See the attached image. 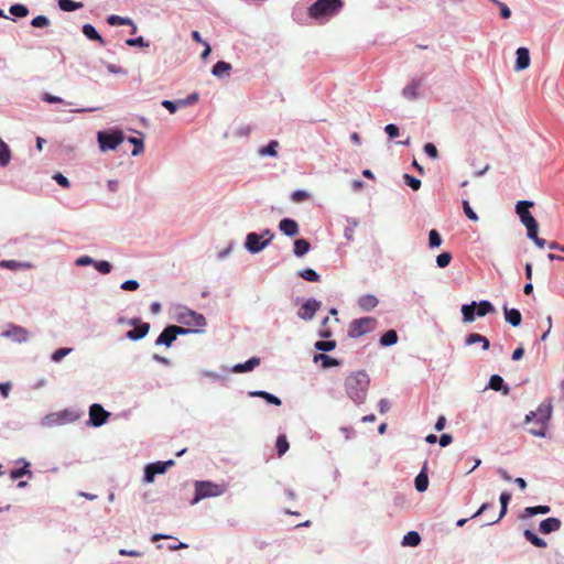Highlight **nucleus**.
Wrapping results in <instances>:
<instances>
[{
    "mask_svg": "<svg viewBox=\"0 0 564 564\" xmlns=\"http://www.w3.org/2000/svg\"><path fill=\"white\" fill-rule=\"evenodd\" d=\"M463 321L465 323H471L475 321L476 314V302H471L470 304H465L462 306Z\"/></svg>",
    "mask_w": 564,
    "mask_h": 564,
    "instance_id": "obj_19",
    "label": "nucleus"
},
{
    "mask_svg": "<svg viewBox=\"0 0 564 564\" xmlns=\"http://www.w3.org/2000/svg\"><path fill=\"white\" fill-rule=\"evenodd\" d=\"M358 304L362 310L370 311L377 306L378 300L373 295H365L359 299Z\"/></svg>",
    "mask_w": 564,
    "mask_h": 564,
    "instance_id": "obj_29",
    "label": "nucleus"
},
{
    "mask_svg": "<svg viewBox=\"0 0 564 564\" xmlns=\"http://www.w3.org/2000/svg\"><path fill=\"white\" fill-rule=\"evenodd\" d=\"M310 197H311L310 194L302 189H297V191L293 192V194H292V200L294 203H302L304 200H307Z\"/></svg>",
    "mask_w": 564,
    "mask_h": 564,
    "instance_id": "obj_52",
    "label": "nucleus"
},
{
    "mask_svg": "<svg viewBox=\"0 0 564 564\" xmlns=\"http://www.w3.org/2000/svg\"><path fill=\"white\" fill-rule=\"evenodd\" d=\"M498 7L502 19H509L511 17V11L506 3L501 2Z\"/></svg>",
    "mask_w": 564,
    "mask_h": 564,
    "instance_id": "obj_64",
    "label": "nucleus"
},
{
    "mask_svg": "<svg viewBox=\"0 0 564 564\" xmlns=\"http://www.w3.org/2000/svg\"><path fill=\"white\" fill-rule=\"evenodd\" d=\"M503 312L506 321L510 323L512 326L517 327L521 324L522 317L519 310L508 308L507 306H503Z\"/></svg>",
    "mask_w": 564,
    "mask_h": 564,
    "instance_id": "obj_18",
    "label": "nucleus"
},
{
    "mask_svg": "<svg viewBox=\"0 0 564 564\" xmlns=\"http://www.w3.org/2000/svg\"><path fill=\"white\" fill-rule=\"evenodd\" d=\"M72 351V348H59L52 355V360L59 362L65 356Z\"/></svg>",
    "mask_w": 564,
    "mask_h": 564,
    "instance_id": "obj_55",
    "label": "nucleus"
},
{
    "mask_svg": "<svg viewBox=\"0 0 564 564\" xmlns=\"http://www.w3.org/2000/svg\"><path fill=\"white\" fill-rule=\"evenodd\" d=\"M0 267L10 269V270H15L21 267V263H19L15 260H3V261H0Z\"/></svg>",
    "mask_w": 564,
    "mask_h": 564,
    "instance_id": "obj_62",
    "label": "nucleus"
},
{
    "mask_svg": "<svg viewBox=\"0 0 564 564\" xmlns=\"http://www.w3.org/2000/svg\"><path fill=\"white\" fill-rule=\"evenodd\" d=\"M231 69V65L227 62L219 61L213 67V75L217 77H221L224 75H228Z\"/></svg>",
    "mask_w": 564,
    "mask_h": 564,
    "instance_id": "obj_27",
    "label": "nucleus"
},
{
    "mask_svg": "<svg viewBox=\"0 0 564 564\" xmlns=\"http://www.w3.org/2000/svg\"><path fill=\"white\" fill-rule=\"evenodd\" d=\"M404 182L408 186H410L413 191H417L421 187V181L412 175L404 174Z\"/></svg>",
    "mask_w": 564,
    "mask_h": 564,
    "instance_id": "obj_49",
    "label": "nucleus"
},
{
    "mask_svg": "<svg viewBox=\"0 0 564 564\" xmlns=\"http://www.w3.org/2000/svg\"><path fill=\"white\" fill-rule=\"evenodd\" d=\"M489 388L495 390V391L502 390V393L505 395H507L509 393V391H510L508 387H505L503 379L499 375H494V376L490 377Z\"/></svg>",
    "mask_w": 564,
    "mask_h": 564,
    "instance_id": "obj_24",
    "label": "nucleus"
},
{
    "mask_svg": "<svg viewBox=\"0 0 564 564\" xmlns=\"http://www.w3.org/2000/svg\"><path fill=\"white\" fill-rule=\"evenodd\" d=\"M258 365H260V359L257 357H252L243 364H238L234 367L235 372H247L253 370Z\"/></svg>",
    "mask_w": 564,
    "mask_h": 564,
    "instance_id": "obj_23",
    "label": "nucleus"
},
{
    "mask_svg": "<svg viewBox=\"0 0 564 564\" xmlns=\"http://www.w3.org/2000/svg\"><path fill=\"white\" fill-rule=\"evenodd\" d=\"M28 466H29V464H26L25 467H23V468L12 470L10 474V477L13 480L21 478L22 476H24L28 473V469H26Z\"/></svg>",
    "mask_w": 564,
    "mask_h": 564,
    "instance_id": "obj_63",
    "label": "nucleus"
},
{
    "mask_svg": "<svg viewBox=\"0 0 564 564\" xmlns=\"http://www.w3.org/2000/svg\"><path fill=\"white\" fill-rule=\"evenodd\" d=\"M561 520L557 518H547L541 521L539 525V530L543 534H549L551 532H555L561 528Z\"/></svg>",
    "mask_w": 564,
    "mask_h": 564,
    "instance_id": "obj_17",
    "label": "nucleus"
},
{
    "mask_svg": "<svg viewBox=\"0 0 564 564\" xmlns=\"http://www.w3.org/2000/svg\"><path fill=\"white\" fill-rule=\"evenodd\" d=\"M397 341H398V334L393 329L388 330L380 338V345L384 346V347L392 346V345L397 344Z\"/></svg>",
    "mask_w": 564,
    "mask_h": 564,
    "instance_id": "obj_32",
    "label": "nucleus"
},
{
    "mask_svg": "<svg viewBox=\"0 0 564 564\" xmlns=\"http://www.w3.org/2000/svg\"><path fill=\"white\" fill-rule=\"evenodd\" d=\"M420 87L419 83H411L403 89L404 97L409 99H414L417 96V89Z\"/></svg>",
    "mask_w": 564,
    "mask_h": 564,
    "instance_id": "obj_44",
    "label": "nucleus"
},
{
    "mask_svg": "<svg viewBox=\"0 0 564 564\" xmlns=\"http://www.w3.org/2000/svg\"><path fill=\"white\" fill-rule=\"evenodd\" d=\"M110 416V413L106 411L100 404L94 403L89 408V423L94 426H101L105 424Z\"/></svg>",
    "mask_w": 564,
    "mask_h": 564,
    "instance_id": "obj_10",
    "label": "nucleus"
},
{
    "mask_svg": "<svg viewBox=\"0 0 564 564\" xmlns=\"http://www.w3.org/2000/svg\"><path fill=\"white\" fill-rule=\"evenodd\" d=\"M510 499H511V495L508 491L501 492V495H500V503H501L500 513L496 520L489 521L488 524H494V523L500 521L505 517V514L507 513V508H508V503H509Z\"/></svg>",
    "mask_w": 564,
    "mask_h": 564,
    "instance_id": "obj_26",
    "label": "nucleus"
},
{
    "mask_svg": "<svg viewBox=\"0 0 564 564\" xmlns=\"http://www.w3.org/2000/svg\"><path fill=\"white\" fill-rule=\"evenodd\" d=\"M424 152L431 158V159H437L438 158V151L436 147L433 143H426L424 145Z\"/></svg>",
    "mask_w": 564,
    "mask_h": 564,
    "instance_id": "obj_57",
    "label": "nucleus"
},
{
    "mask_svg": "<svg viewBox=\"0 0 564 564\" xmlns=\"http://www.w3.org/2000/svg\"><path fill=\"white\" fill-rule=\"evenodd\" d=\"M97 139L102 151L115 150L123 141V133L120 130L110 133L100 131Z\"/></svg>",
    "mask_w": 564,
    "mask_h": 564,
    "instance_id": "obj_4",
    "label": "nucleus"
},
{
    "mask_svg": "<svg viewBox=\"0 0 564 564\" xmlns=\"http://www.w3.org/2000/svg\"><path fill=\"white\" fill-rule=\"evenodd\" d=\"M336 347L335 340H318L315 343V348L321 351H330Z\"/></svg>",
    "mask_w": 564,
    "mask_h": 564,
    "instance_id": "obj_45",
    "label": "nucleus"
},
{
    "mask_svg": "<svg viewBox=\"0 0 564 564\" xmlns=\"http://www.w3.org/2000/svg\"><path fill=\"white\" fill-rule=\"evenodd\" d=\"M278 147H279V142L275 140H272L268 145L260 148L258 153L261 156H267V155L276 156V154H278L276 148Z\"/></svg>",
    "mask_w": 564,
    "mask_h": 564,
    "instance_id": "obj_36",
    "label": "nucleus"
},
{
    "mask_svg": "<svg viewBox=\"0 0 564 564\" xmlns=\"http://www.w3.org/2000/svg\"><path fill=\"white\" fill-rule=\"evenodd\" d=\"M178 322L196 328H202L206 325V319L202 314L188 308H185L178 314Z\"/></svg>",
    "mask_w": 564,
    "mask_h": 564,
    "instance_id": "obj_6",
    "label": "nucleus"
},
{
    "mask_svg": "<svg viewBox=\"0 0 564 564\" xmlns=\"http://www.w3.org/2000/svg\"><path fill=\"white\" fill-rule=\"evenodd\" d=\"M524 538L531 543L533 544L534 546L536 547H546V542L539 538L534 532H532L531 530H525L524 531Z\"/></svg>",
    "mask_w": 564,
    "mask_h": 564,
    "instance_id": "obj_35",
    "label": "nucleus"
},
{
    "mask_svg": "<svg viewBox=\"0 0 564 564\" xmlns=\"http://www.w3.org/2000/svg\"><path fill=\"white\" fill-rule=\"evenodd\" d=\"M495 307L489 301H481L479 304L476 303V314L478 317H484L489 313H494Z\"/></svg>",
    "mask_w": 564,
    "mask_h": 564,
    "instance_id": "obj_31",
    "label": "nucleus"
},
{
    "mask_svg": "<svg viewBox=\"0 0 564 564\" xmlns=\"http://www.w3.org/2000/svg\"><path fill=\"white\" fill-rule=\"evenodd\" d=\"M321 302L311 299L307 300L299 310L297 316L301 319L310 321L314 317L315 313L319 310Z\"/></svg>",
    "mask_w": 564,
    "mask_h": 564,
    "instance_id": "obj_12",
    "label": "nucleus"
},
{
    "mask_svg": "<svg viewBox=\"0 0 564 564\" xmlns=\"http://www.w3.org/2000/svg\"><path fill=\"white\" fill-rule=\"evenodd\" d=\"M139 288V283L135 280H128L121 284V289L124 291H135Z\"/></svg>",
    "mask_w": 564,
    "mask_h": 564,
    "instance_id": "obj_61",
    "label": "nucleus"
},
{
    "mask_svg": "<svg viewBox=\"0 0 564 564\" xmlns=\"http://www.w3.org/2000/svg\"><path fill=\"white\" fill-rule=\"evenodd\" d=\"M126 44L129 46H140V47H148L149 43L144 41L142 36L135 37V39H128L126 41Z\"/></svg>",
    "mask_w": 564,
    "mask_h": 564,
    "instance_id": "obj_56",
    "label": "nucleus"
},
{
    "mask_svg": "<svg viewBox=\"0 0 564 564\" xmlns=\"http://www.w3.org/2000/svg\"><path fill=\"white\" fill-rule=\"evenodd\" d=\"M429 487V478L426 474V466L424 465L420 474L415 478V488L420 492H424Z\"/></svg>",
    "mask_w": 564,
    "mask_h": 564,
    "instance_id": "obj_22",
    "label": "nucleus"
},
{
    "mask_svg": "<svg viewBox=\"0 0 564 564\" xmlns=\"http://www.w3.org/2000/svg\"><path fill=\"white\" fill-rule=\"evenodd\" d=\"M421 542V536L415 531L408 532L402 540V545L404 546H416Z\"/></svg>",
    "mask_w": 564,
    "mask_h": 564,
    "instance_id": "obj_30",
    "label": "nucleus"
},
{
    "mask_svg": "<svg viewBox=\"0 0 564 564\" xmlns=\"http://www.w3.org/2000/svg\"><path fill=\"white\" fill-rule=\"evenodd\" d=\"M378 322L375 317H362L355 319V337L372 332Z\"/></svg>",
    "mask_w": 564,
    "mask_h": 564,
    "instance_id": "obj_13",
    "label": "nucleus"
},
{
    "mask_svg": "<svg viewBox=\"0 0 564 564\" xmlns=\"http://www.w3.org/2000/svg\"><path fill=\"white\" fill-rule=\"evenodd\" d=\"M270 241L271 237L262 240V236L256 232H250L246 239V247L250 252L256 253L261 251Z\"/></svg>",
    "mask_w": 564,
    "mask_h": 564,
    "instance_id": "obj_11",
    "label": "nucleus"
},
{
    "mask_svg": "<svg viewBox=\"0 0 564 564\" xmlns=\"http://www.w3.org/2000/svg\"><path fill=\"white\" fill-rule=\"evenodd\" d=\"M532 206H533V203L529 202V200H520V202H518V204L516 206V212H517L518 216L520 217V219L524 215L530 214L529 208L532 207Z\"/></svg>",
    "mask_w": 564,
    "mask_h": 564,
    "instance_id": "obj_41",
    "label": "nucleus"
},
{
    "mask_svg": "<svg viewBox=\"0 0 564 564\" xmlns=\"http://www.w3.org/2000/svg\"><path fill=\"white\" fill-rule=\"evenodd\" d=\"M191 329L184 328L176 325H170L163 329L160 336L155 340V345H165L171 346L172 343L176 339L177 335L188 334Z\"/></svg>",
    "mask_w": 564,
    "mask_h": 564,
    "instance_id": "obj_5",
    "label": "nucleus"
},
{
    "mask_svg": "<svg viewBox=\"0 0 564 564\" xmlns=\"http://www.w3.org/2000/svg\"><path fill=\"white\" fill-rule=\"evenodd\" d=\"M173 460L167 462H156L149 464L144 469V481L152 482L154 480L155 475L164 474L169 466H173Z\"/></svg>",
    "mask_w": 564,
    "mask_h": 564,
    "instance_id": "obj_8",
    "label": "nucleus"
},
{
    "mask_svg": "<svg viewBox=\"0 0 564 564\" xmlns=\"http://www.w3.org/2000/svg\"><path fill=\"white\" fill-rule=\"evenodd\" d=\"M517 59L514 69L520 72L524 70L530 66V54L527 47H519L516 52Z\"/></svg>",
    "mask_w": 564,
    "mask_h": 564,
    "instance_id": "obj_15",
    "label": "nucleus"
},
{
    "mask_svg": "<svg viewBox=\"0 0 564 564\" xmlns=\"http://www.w3.org/2000/svg\"><path fill=\"white\" fill-rule=\"evenodd\" d=\"M311 248V245L305 239H296L294 241V254L296 257H303L305 253L308 252Z\"/></svg>",
    "mask_w": 564,
    "mask_h": 564,
    "instance_id": "obj_28",
    "label": "nucleus"
},
{
    "mask_svg": "<svg viewBox=\"0 0 564 564\" xmlns=\"http://www.w3.org/2000/svg\"><path fill=\"white\" fill-rule=\"evenodd\" d=\"M129 324L134 326L133 329L127 332V334H126L127 338H129L131 340H139V339L144 338L150 330V324L141 323V321L139 318L130 319Z\"/></svg>",
    "mask_w": 564,
    "mask_h": 564,
    "instance_id": "obj_9",
    "label": "nucleus"
},
{
    "mask_svg": "<svg viewBox=\"0 0 564 564\" xmlns=\"http://www.w3.org/2000/svg\"><path fill=\"white\" fill-rule=\"evenodd\" d=\"M50 24V20L45 15H37L31 21L34 28H45Z\"/></svg>",
    "mask_w": 564,
    "mask_h": 564,
    "instance_id": "obj_54",
    "label": "nucleus"
},
{
    "mask_svg": "<svg viewBox=\"0 0 564 564\" xmlns=\"http://www.w3.org/2000/svg\"><path fill=\"white\" fill-rule=\"evenodd\" d=\"M552 415V403L546 401L541 403L535 411H531L525 415V423L536 420L538 429H528V432L533 436L545 437L547 431V422Z\"/></svg>",
    "mask_w": 564,
    "mask_h": 564,
    "instance_id": "obj_1",
    "label": "nucleus"
},
{
    "mask_svg": "<svg viewBox=\"0 0 564 564\" xmlns=\"http://www.w3.org/2000/svg\"><path fill=\"white\" fill-rule=\"evenodd\" d=\"M452 261V254L449 252H443L436 257V263L440 268L447 267Z\"/></svg>",
    "mask_w": 564,
    "mask_h": 564,
    "instance_id": "obj_50",
    "label": "nucleus"
},
{
    "mask_svg": "<svg viewBox=\"0 0 564 564\" xmlns=\"http://www.w3.org/2000/svg\"><path fill=\"white\" fill-rule=\"evenodd\" d=\"M83 33L86 37H88L91 41H97L101 45H105V40L101 37V35L97 32L94 25L91 24H84L83 26Z\"/></svg>",
    "mask_w": 564,
    "mask_h": 564,
    "instance_id": "obj_21",
    "label": "nucleus"
},
{
    "mask_svg": "<svg viewBox=\"0 0 564 564\" xmlns=\"http://www.w3.org/2000/svg\"><path fill=\"white\" fill-rule=\"evenodd\" d=\"M384 131L391 139L397 138L399 135V128L393 123L387 124Z\"/></svg>",
    "mask_w": 564,
    "mask_h": 564,
    "instance_id": "obj_60",
    "label": "nucleus"
},
{
    "mask_svg": "<svg viewBox=\"0 0 564 564\" xmlns=\"http://www.w3.org/2000/svg\"><path fill=\"white\" fill-rule=\"evenodd\" d=\"M343 3L340 0H317L310 8V14L314 19L329 17L337 12Z\"/></svg>",
    "mask_w": 564,
    "mask_h": 564,
    "instance_id": "obj_2",
    "label": "nucleus"
},
{
    "mask_svg": "<svg viewBox=\"0 0 564 564\" xmlns=\"http://www.w3.org/2000/svg\"><path fill=\"white\" fill-rule=\"evenodd\" d=\"M108 23L110 25H128V24H132V21L128 18H122V17H119V15H110L108 19H107Z\"/></svg>",
    "mask_w": 564,
    "mask_h": 564,
    "instance_id": "obj_47",
    "label": "nucleus"
},
{
    "mask_svg": "<svg viewBox=\"0 0 564 564\" xmlns=\"http://www.w3.org/2000/svg\"><path fill=\"white\" fill-rule=\"evenodd\" d=\"M129 142H131L134 145V149L132 150V155H139L144 151V144L142 139L131 137L129 138Z\"/></svg>",
    "mask_w": 564,
    "mask_h": 564,
    "instance_id": "obj_48",
    "label": "nucleus"
},
{
    "mask_svg": "<svg viewBox=\"0 0 564 564\" xmlns=\"http://www.w3.org/2000/svg\"><path fill=\"white\" fill-rule=\"evenodd\" d=\"M477 343H480L482 345L484 350H487L490 347L489 340L480 334L471 333L466 337V345H473Z\"/></svg>",
    "mask_w": 564,
    "mask_h": 564,
    "instance_id": "obj_25",
    "label": "nucleus"
},
{
    "mask_svg": "<svg viewBox=\"0 0 564 564\" xmlns=\"http://www.w3.org/2000/svg\"><path fill=\"white\" fill-rule=\"evenodd\" d=\"M551 511L549 506H536V507H528L524 509V514L527 517H532L535 514H546Z\"/></svg>",
    "mask_w": 564,
    "mask_h": 564,
    "instance_id": "obj_38",
    "label": "nucleus"
},
{
    "mask_svg": "<svg viewBox=\"0 0 564 564\" xmlns=\"http://www.w3.org/2000/svg\"><path fill=\"white\" fill-rule=\"evenodd\" d=\"M279 228L284 235L289 237H294L299 234L297 223L290 218L282 219L279 224Z\"/></svg>",
    "mask_w": 564,
    "mask_h": 564,
    "instance_id": "obj_16",
    "label": "nucleus"
},
{
    "mask_svg": "<svg viewBox=\"0 0 564 564\" xmlns=\"http://www.w3.org/2000/svg\"><path fill=\"white\" fill-rule=\"evenodd\" d=\"M58 7L63 11L70 12L83 8V3L73 0H58Z\"/></svg>",
    "mask_w": 564,
    "mask_h": 564,
    "instance_id": "obj_37",
    "label": "nucleus"
},
{
    "mask_svg": "<svg viewBox=\"0 0 564 564\" xmlns=\"http://www.w3.org/2000/svg\"><path fill=\"white\" fill-rule=\"evenodd\" d=\"M520 220L525 226L527 231H528V236H534L535 237V231H538L539 226H538V221L531 215V213L528 214V215H524Z\"/></svg>",
    "mask_w": 564,
    "mask_h": 564,
    "instance_id": "obj_20",
    "label": "nucleus"
},
{
    "mask_svg": "<svg viewBox=\"0 0 564 564\" xmlns=\"http://www.w3.org/2000/svg\"><path fill=\"white\" fill-rule=\"evenodd\" d=\"M275 447H276L279 457H281L282 455H284L288 452L290 445H289V442H288L285 435L278 436Z\"/></svg>",
    "mask_w": 564,
    "mask_h": 564,
    "instance_id": "obj_39",
    "label": "nucleus"
},
{
    "mask_svg": "<svg viewBox=\"0 0 564 564\" xmlns=\"http://www.w3.org/2000/svg\"><path fill=\"white\" fill-rule=\"evenodd\" d=\"M223 492L224 488L220 485H216L209 481H197L195 484V498L192 503H196L204 498L219 496Z\"/></svg>",
    "mask_w": 564,
    "mask_h": 564,
    "instance_id": "obj_3",
    "label": "nucleus"
},
{
    "mask_svg": "<svg viewBox=\"0 0 564 564\" xmlns=\"http://www.w3.org/2000/svg\"><path fill=\"white\" fill-rule=\"evenodd\" d=\"M463 209H464L465 215L468 217V219H470L473 221H477L478 220V216L473 210V208L470 207L468 200H463Z\"/></svg>",
    "mask_w": 564,
    "mask_h": 564,
    "instance_id": "obj_53",
    "label": "nucleus"
},
{
    "mask_svg": "<svg viewBox=\"0 0 564 564\" xmlns=\"http://www.w3.org/2000/svg\"><path fill=\"white\" fill-rule=\"evenodd\" d=\"M370 383V378L366 371H358L355 373V384L359 387L362 395H355V402H361L365 399V393Z\"/></svg>",
    "mask_w": 564,
    "mask_h": 564,
    "instance_id": "obj_14",
    "label": "nucleus"
},
{
    "mask_svg": "<svg viewBox=\"0 0 564 564\" xmlns=\"http://www.w3.org/2000/svg\"><path fill=\"white\" fill-rule=\"evenodd\" d=\"M442 243L441 235L437 230L432 229L429 234V245L431 248H437Z\"/></svg>",
    "mask_w": 564,
    "mask_h": 564,
    "instance_id": "obj_46",
    "label": "nucleus"
},
{
    "mask_svg": "<svg viewBox=\"0 0 564 564\" xmlns=\"http://www.w3.org/2000/svg\"><path fill=\"white\" fill-rule=\"evenodd\" d=\"M53 178L64 188H68L70 186L68 178L62 173H56Z\"/></svg>",
    "mask_w": 564,
    "mask_h": 564,
    "instance_id": "obj_58",
    "label": "nucleus"
},
{
    "mask_svg": "<svg viewBox=\"0 0 564 564\" xmlns=\"http://www.w3.org/2000/svg\"><path fill=\"white\" fill-rule=\"evenodd\" d=\"M9 11L18 18H24L29 14V10L24 4H13L10 7Z\"/></svg>",
    "mask_w": 564,
    "mask_h": 564,
    "instance_id": "obj_42",
    "label": "nucleus"
},
{
    "mask_svg": "<svg viewBox=\"0 0 564 564\" xmlns=\"http://www.w3.org/2000/svg\"><path fill=\"white\" fill-rule=\"evenodd\" d=\"M11 160V152L9 147L0 138V165L7 166Z\"/></svg>",
    "mask_w": 564,
    "mask_h": 564,
    "instance_id": "obj_34",
    "label": "nucleus"
},
{
    "mask_svg": "<svg viewBox=\"0 0 564 564\" xmlns=\"http://www.w3.org/2000/svg\"><path fill=\"white\" fill-rule=\"evenodd\" d=\"M299 274L301 278L310 282H317L319 280V275L316 273V271L310 268L303 269Z\"/></svg>",
    "mask_w": 564,
    "mask_h": 564,
    "instance_id": "obj_43",
    "label": "nucleus"
},
{
    "mask_svg": "<svg viewBox=\"0 0 564 564\" xmlns=\"http://www.w3.org/2000/svg\"><path fill=\"white\" fill-rule=\"evenodd\" d=\"M2 336L21 344L29 339L30 333L22 326L9 324L8 329L2 333Z\"/></svg>",
    "mask_w": 564,
    "mask_h": 564,
    "instance_id": "obj_7",
    "label": "nucleus"
},
{
    "mask_svg": "<svg viewBox=\"0 0 564 564\" xmlns=\"http://www.w3.org/2000/svg\"><path fill=\"white\" fill-rule=\"evenodd\" d=\"M162 106L167 109L171 113L176 112L177 108L181 107V105L177 101H171V100H163Z\"/></svg>",
    "mask_w": 564,
    "mask_h": 564,
    "instance_id": "obj_59",
    "label": "nucleus"
},
{
    "mask_svg": "<svg viewBox=\"0 0 564 564\" xmlns=\"http://www.w3.org/2000/svg\"><path fill=\"white\" fill-rule=\"evenodd\" d=\"M314 361L317 364V362H321L323 368H329V367H333V366H337L338 365V361L332 357H329L328 355H325V354H317L314 356Z\"/></svg>",
    "mask_w": 564,
    "mask_h": 564,
    "instance_id": "obj_33",
    "label": "nucleus"
},
{
    "mask_svg": "<svg viewBox=\"0 0 564 564\" xmlns=\"http://www.w3.org/2000/svg\"><path fill=\"white\" fill-rule=\"evenodd\" d=\"M250 394L263 398L267 402L274 404V405L281 404V400L278 397H275L269 392H265V391L251 392Z\"/></svg>",
    "mask_w": 564,
    "mask_h": 564,
    "instance_id": "obj_40",
    "label": "nucleus"
},
{
    "mask_svg": "<svg viewBox=\"0 0 564 564\" xmlns=\"http://www.w3.org/2000/svg\"><path fill=\"white\" fill-rule=\"evenodd\" d=\"M96 270H98L100 273L102 274H108L110 273L111 269H112V265L108 262V261H97L94 263Z\"/></svg>",
    "mask_w": 564,
    "mask_h": 564,
    "instance_id": "obj_51",
    "label": "nucleus"
}]
</instances>
